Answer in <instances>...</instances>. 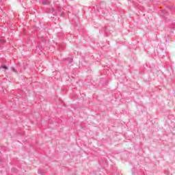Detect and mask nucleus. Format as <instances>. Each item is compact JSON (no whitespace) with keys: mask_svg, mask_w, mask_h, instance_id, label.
Masks as SVG:
<instances>
[{"mask_svg":"<svg viewBox=\"0 0 175 175\" xmlns=\"http://www.w3.org/2000/svg\"><path fill=\"white\" fill-rule=\"evenodd\" d=\"M3 68H4V69H8V67L4 66Z\"/></svg>","mask_w":175,"mask_h":175,"instance_id":"f257e3e1","label":"nucleus"}]
</instances>
